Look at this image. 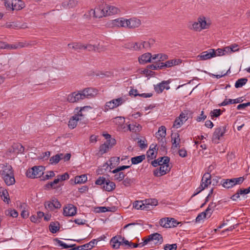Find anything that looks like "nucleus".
<instances>
[{
	"instance_id": "obj_1",
	"label": "nucleus",
	"mask_w": 250,
	"mask_h": 250,
	"mask_svg": "<svg viewBox=\"0 0 250 250\" xmlns=\"http://www.w3.org/2000/svg\"><path fill=\"white\" fill-rule=\"evenodd\" d=\"M98 91L92 87H87L83 89L76 91L69 94L67 101L70 103H78L85 99H90L97 95Z\"/></svg>"
},
{
	"instance_id": "obj_2",
	"label": "nucleus",
	"mask_w": 250,
	"mask_h": 250,
	"mask_svg": "<svg viewBox=\"0 0 250 250\" xmlns=\"http://www.w3.org/2000/svg\"><path fill=\"white\" fill-rule=\"evenodd\" d=\"M0 168V174L5 184L8 186L14 185L15 183V179L12 166L6 163L2 165Z\"/></svg>"
},
{
	"instance_id": "obj_3",
	"label": "nucleus",
	"mask_w": 250,
	"mask_h": 250,
	"mask_svg": "<svg viewBox=\"0 0 250 250\" xmlns=\"http://www.w3.org/2000/svg\"><path fill=\"white\" fill-rule=\"evenodd\" d=\"M86 108H91L90 106H86L83 107H81L80 110L78 112L77 114L73 116L69 120L68 122V126L69 128L73 129L75 128L77 125V123L78 121H83L85 122L87 121V119L85 120V115L82 113V111L85 110Z\"/></svg>"
},
{
	"instance_id": "obj_4",
	"label": "nucleus",
	"mask_w": 250,
	"mask_h": 250,
	"mask_svg": "<svg viewBox=\"0 0 250 250\" xmlns=\"http://www.w3.org/2000/svg\"><path fill=\"white\" fill-rule=\"evenodd\" d=\"M4 5L7 9L18 11L25 7V3L21 0H4Z\"/></svg>"
},
{
	"instance_id": "obj_5",
	"label": "nucleus",
	"mask_w": 250,
	"mask_h": 250,
	"mask_svg": "<svg viewBox=\"0 0 250 250\" xmlns=\"http://www.w3.org/2000/svg\"><path fill=\"white\" fill-rule=\"evenodd\" d=\"M244 181L243 177L231 179H223L221 181V185L226 188H230L236 185L241 184Z\"/></svg>"
},
{
	"instance_id": "obj_6",
	"label": "nucleus",
	"mask_w": 250,
	"mask_h": 250,
	"mask_svg": "<svg viewBox=\"0 0 250 250\" xmlns=\"http://www.w3.org/2000/svg\"><path fill=\"white\" fill-rule=\"evenodd\" d=\"M44 170V167L43 166H34L27 170L26 175L27 177L30 178L40 177L43 174Z\"/></svg>"
},
{
	"instance_id": "obj_7",
	"label": "nucleus",
	"mask_w": 250,
	"mask_h": 250,
	"mask_svg": "<svg viewBox=\"0 0 250 250\" xmlns=\"http://www.w3.org/2000/svg\"><path fill=\"white\" fill-rule=\"evenodd\" d=\"M189 112L190 111L188 110H185L182 112L179 116L175 119L173 127L176 128L181 127L188 120Z\"/></svg>"
},
{
	"instance_id": "obj_8",
	"label": "nucleus",
	"mask_w": 250,
	"mask_h": 250,
	"mask_svg": "<svg viewBox=\"0 0 250 250\" xmlns=\"http://www.w3.org/2000/svg\"><path fill=\"white\" fill-rule=\"evenodd\" d=\"M89 15H93L95 18H102L104 17L108 16L107 11H106L105 7H103L102 6L96 7L95 9H91L89 11Z\"/></svg>"
},
{
	"instance_id": "obj_9",
	"label": "nucleus",
	"mask_w": 250,
	"mask_h": 250,
	"mask_svg": "<svg viewBox=\"0 0 250 250\" xmlns=\"http://www.w3.org/2000/svg\"><path fill=\"white\" fill-rule=\"evenodd\" d=\"M123 103L122 98L113 99L109 102H106L104 109V111L106 112L109 109H112L121 105Z\"/></svg>"
},
{
	"instance_id": "obj_10",
	"label": "nucleus",
	"mask_w": 250,
	"mask_h": 250,
	"mask_svg": "<svg viewBox=\"0 0 250 250\" xmlns=\"http://www.w3.org/2000/svg\"><path fill=\"white\" fill-rule=\"evenodd\" d=\"M171 167L169 166L161 164L159 167L155 169L153 171V174L155 176L160 177L166 174L170 171Z\"/></svg>"
},
{
	"instance_id": "obj_11",
	"label": "nucleus",
	"mask_w": 250,
	"mask_h": 250,
	"mask_svg": "<svg viewBox=\"0 0 250 250\" xmlns=\"http://www.w3.org/2000/svg\"><path fill=\"white\" fill-rule=\"evenodd\" d=\"M126 19L123 18L116 19L110 21L108 26L111 28L125 27L126 28Z\"/></svg>"
},
{
	"instance_id": "obj_12",
	"label": "nucleus",
	"mask_w": 250,
	"mask_h": 250,
	"mask_svg": "<svg viewBox=\"0 0 250 250\" xmlns=\"http://www.w3.org/2000/svg\"><path fill=\"white\" fill-rule=\"evenodd\" d=\"M214 57H215V50L210 49L203 52L200 55L197 56V58L199 60H206Z\"/></svg>"
},
{
	"instance_id": "obj_13",
	"label": "nucleus",
	"mask_w": 250,
	"mask_h": 250,
	"mask_svg": "<svg viewBox=\"0 0 250 250\" xmlns=\"http://www.w3.org/2000/svg\"><path fill=\"white\" fill-rule=\"evenodd\" d=\"M126 28L133 29L138 27L141 24L139 19L135 18L126 19Z\"/></svg>"
},
{
	"instance_id": "obj_14",
	"label": "nucleus",
	"mask_w": 250,
	"mask_h": 250,
	"mask_svg": "<svg viewBox=\"0 0 250 250\" xmlns=\"http://www.w3.org/2000/svg\"><path fill=\"white\" fill-rule=\"evenodd\" d=\"M77 211V208L72 204H68L63 208V214L66 216H73Z\"/></svg>"
},
{
	"instance_id": "obj_15",
	"label": "nucleus",
	"mask_w": 250,
	"mask_h": 250,
	"mask_svg": "<svg viewBox=\"0 0 250 250\" xmlns=\"http://www.w3.org/2000/svg\"><path fill=\"white\" fill-rule=\"evenodd\" d=\"M170 83V81H163L161 83L154 86L155 91L158 93H161L163 91L164 89L168 90L170 87L167 85Z\"/></svg>"
},
{
	"instance_id": "obj_16",
	"label": "nucleus",
	"mask_w": 250,
	"mask_h": 250,
	"mask_svg": "<svg viewBox=\"0 0 250 250\" xmlns=\"http://www.w3.org/2000/svg\"><path fill=\"white\" fill-rule=\"evenodd\" d=\"M226 132V126L219 127L216 128L213 134V140L218 141L221 137L224 136ZM218 143V142H217Z\"/></svg>"
},
{
	"instance_id": "obj_17",
	"label": "nucleus",
	"mask_w": 250,
	"mask_h": 250,
	"mask_svg": "<svg viewBox=\"0 0 250 250\" xmlns=\"http://www.w3.org/2000/svg\"><path fill=\"white\" fill-rule=\"evenodd\" d=\"M141 50L142 49L147 50L153 46L155 43V41L153 39H149L147 41H140Z\"/></svg>"
},
{
	"instance_id": "obj_18",
	"label": "nucleus",
	"mask_w": 250,
	"mask_h": 250,
	"mask_svg": "<svg viewBox=\"0 0 250 250\" xmlns=\"http://www.w3.org/2000/svg\"><path fill=\"white\" fill-rule=\"evenodd\" d=\"M140 42H127L125 44V47L130 50L133 51H141V45Z\"/></svg>"
},
{
	"instance_id": "obj_19",
	"label": "nucleus",
	"mask_w": 250,
	"mask_h": 250,
	"mask_svg": "<svg viewBox=\"0 0 250 250\" xmlns=\"http://www.w3.org/2000/svg\"><path fill=\"white\" fill-rule=\"evenodd\" d=\"M151 57L152 55L150 53H146L139 57L138 61L140 64H144L148 62H150L151 61Z\"/></svg>"
},
{
	"instance_id": "obj_20",
	"label": "nucleus",
	"mask_w": 250,
	"mask_h": 250,
	"mask_svg": "<svg viewBox=\"0 0 250 250\" xmlns=\"http://www.w3.org/2000/svg\"><path fill=\"white\" fill-rule=\"evenodd\" d=\"M53 242L55 246L61 247L62 249L73 248L76 246V244L67 245L62 241L59 240L58 238L53 239Z\"/></svg>"
},
{
	"instance_id": "obj_21",
	"label": "nucleus",
	"mask_w": 250,
	"mask_h": 250,
	"mask_svg": "<svg viewBox=\"0 0 250 250\" xmlns=\"http://www.w3.org/2000/svg\"><path fill=\"white\" fill-rule=\"evenodd\" d=\"M150 236L152 242L154 241V244L155 245H160L163 242V236L158 233H154L150 234Z\"/></svg>"
},
{
	"instance_id": "obj_22",
	"label": "nucleus",
	"mask_w": 250,
	"mask_h": 250,
	"mask_svg": "<svg viewBox=\"0 0 250 250\" xmlns=\"http://www.w3.org/2000/svg\"><path fill=\"white\" fill-rule=\"evenodd\" d=\"M211 184V175L209 173H205L202 178L201 184L205 188Z\"/></svg>"
},
{
	"instance_id": "obj_23",
	"label": "nucleus",
	"mask_w": 250,
	"mask_h": 250,
	"mask_svg": "<svg viewBox=\"0 0 250 250\" xmlns=\"http://www.w3.org/2000/svg\"><path fill=\"white\" fill-rule=\"evenodd\" d=\"M24 151V147L20 143L14 144L12 146V148L10 150V152L17 154L23 153Z\"/></svg>"
},
{
	"instance_id": "obj_24",
	"label": "nucleus",
	"mask_w": 250,
	"mask_h": 250,
	"mask_svg": "<svg viewBox=\"0 0 250 250\" xmlns=\"http://www.w3.org/2000/svg\"><path fill=\"white\" fill-rule=\"evenodd\" d=\"M171 142L172 144V146L176 148H180V135L178 133L172 134L171 135Z\"/></svg>"
},
{
	"instance_id": "obj_25",
	"label": "nucleus",
	"mask_w": 250,
	"mask_h": 250,
	"mask_svg": "<svg viewBox=\"0 0 250 250\" xmlns=\"http://www.w3.org/2000/svg\"><path fill=\"white\" fill-rule=\"evenodd\" d=\"M115 184L113 182L110 181L109 179H106L105 185L102 187V188L105 191H111L115 189Z\"/></svg>"
},
{
	"instance_id": "obj_26",
	"label": "nucleus",
	"mask_w": 250,
	"mask_h": 250,
	"mask_svg": "<svg viewBox=\"0 0 250 250\" xmlns=\"http://www.w3.org/2000/svg\"><path fill=\"white\" fill-rule=\"evenodd\" d=\"M182 61L181 59H172L166 61L165 62V67L169 68L181 64Z\"/></svg>"
},
{
	"instance_id": "obj_27",
	"label": "nucleus",
	"mask_w": 250,
	"mask_h": 250,
	"mask_svg": "<svg viewBox=\"0 0 250 250\" xmlns=\"http://www.w3.org/2000/svg\"><path fill=\"white\" fill-rule=\"evenodd\" d=\"M0 194L1 199L4 202L9 204L10 201V198L9 197V193L7 190L4 188L0 187Z\"/></svg>"
},
{
	"instance_id": "obj_28",
	"label": "nucleus",
	"mask_w": 250,
	"mask_h": 250,
	"mask_svg": "<svg viewBox=\"0 0 250 250\" xmlns=\"http://www.w3.org/2000/svg\"><path fill=\"white\" fill-rule=\"evenodd\" d=\"M112 248L114 249H118L121 245H123V243L120 241L117 236L112 237L110 242Z\"/></svg>"
},
{
	"instance_id": "obj_29",
	"label": "nucleus",
	"mask_w": 250,
	"mask_h": 250,
	"mask_svg": "<svg viewBox=\"0 0 250 250\" xmlns=\"http://www.w3.org/2000/svg\"><path fill=\"white\" fill-rule=\"evenodd\" d=\"M58 222H51L49 226V229L52 233H56L60 228Z\"/></svg>"
},
{
	"instance_id": "obj_30",
	"label": "nucleus",
	"mask_w": 250,
	"mask_h": 250,
	"mask_svg": "<svg viewBox=\"0 0 250 250\" xmlns=\"http://www.w3.org/2000/svg\"><path fill=\"white\" fill-rule=\"evenodd\" d=\"M62 156V153H58L52 156L49 159V163L52 165H56L61 160Z\"/></svg>"
},
{
	"instance_id": "obj_31",
	"label": "nucleus",
	"mask_w": 250,
	"mask_h": 250,
	"mask_svg": "<svg viewBox=\"0 0 250 250\" xmlns=\"http://www.w3.org/2000/svg\"><path fill=\"white\" fill-rule=\"evenodd\" d=\"M105 9L106 11H107L108 16L117 14L119 11V10L117 7L112 5H106L105 6Z\"/></svg>"
},
{
	"instance_id": "obj_32",
	"label": "nucleus",
	"mask_w": 250,
	"mask_h": 250,
	"mask_svg": "<svg viewBox=\"0 0 250 250\" xmlns=\"http://www.w3.org/2000/svg\"><path fill=\"white\" fill-rule=\"evenodd\" d=\"M145 158L146 156L144 154L132 157L131 159V163L132 165H137L143 161Z\"/></svg>"
},
{
	"instance_id": "obj_33",
	"label": "nucleus",
	"mask_w": 250,
	"mask_h": 250,
	"mask_svg": "<svg viewBox=\"0 0 250 250\" xmlns=\"http://www.w3.org/2000/svg\"><path fill=\"white\" fill-rule=\"evenodd\" d=\"M168 220L167 228L176 227L178 225L182 224L181 222H178L173 218H167Z\"/></svg>"
},
{
	"instance_id": "obj_34",
	"label": "nucleus",
	"mask_w": 250,
	"mask_h": 250,
	"mask_svg": "<svg viewBox=\"0 0 250 250\" xmlns=\"http://www.w3.org/2000/svg\"><path fill=\"white\" fill-rule=\"evenodd\" d=\"M87 179V176L85 174H82L80 176H77L75 177V184H82L86 182Z\"/></svg>"
},
{
	"instance_id": "obj_35",
	"label": "nucleus",
	"mask_w": 250,
	"mask_h": 250,
	"mask_svg": "<svg viewBox=\"0 0 250 250\" xmlns=\"http://www.w3.org/2000/svg\"><path fill=\"white\" fill-rule=\"evenodd\" d=\"M143 201H136L133 204V207L137 209L145 210L146 208V205H144Z\"/></svg>"
},
{
	"instance_id": "obj_36",
	"label": "nucleus",
	"mask_w": 250,
	"mask_h": 250,
	"mask_svg": "<svg viewBox=\"0 0 250 250\" xmlns=\"http://www.w3.org/2000/svg\"><path fill=\"white\" fill-rule=\"evenodd\" d=\"M248 82V79L246 78L238 79L235 83V87L237 88L242 87Z\"/></svg>"
},
{
	"instance_id": "obj_37",
	"label": "nucleus",
	"mask_w": 250,
	"mask_h": 250,
	"mask_svg": "<svg viewBox=\"0 0 250 250\" xmlns=\"http://www.w3.org/2000/svg\"><path fill=\"white\" fill-rule=\"evenodd\" d=\"M128 128L130 131L136 132L141 130L142 126L139 124H130L128 125Z\"/></svg>"
},
{
	"instance_id": "obj_38",
	"label": "nucleus",
	"mask_w": 250,
	"mask_h": 250,
	"mask_svg": "<svg viewBox=\"0 0 250 250\" xmlns=\"http://www.w3.org/2000/svg\"><path fill=\"white\" fill-rule=\"evenodd\" d=\"M5 214L6 216H9L13 218L18 217L19 214L15 209H8L5 210Z\"/></svg>"
},
{
	"instance_id": "obj_39",
	"label": "nucleus",
	"mask_w": 250,
	"mask_h": 250,
	"mask_svg": "<svg viewBox=\"0 0 250 250\" xmlns=\"http://www.w3.org/2000/svg\"><path fill=\"white\" fill-rule=\"evenodd\" d=\"M198 21L199 23V24L201 27V29H206L208 28V25L207 23V21H206V18L204 17H199L198 19Z\"/></svg>"
},
{
	"instance_id": "obj_40",
	"label": "nucleus",
	"mask_w": 250,
	"mask_h": 250,
	"mask_svg": "<svg viewBox=\"0 0 250 250\" xmlns=\"http://www.w3.org/2000/svg\"><path fill=\"white\" fill-rule=\"evenodd\" d=\"M110 148L108 145L104 142L103 144L101 145L99 147V152L101 155L107 152L109 148Z\"/></svg>"
},
{
	"instance_id": "obj_41",
	"label": "nucleus",
	"mask_w": 250,
	"mask_h": 250,
	"mask_svg": "<svg viewBox=\"0 0 250 250\" xmlns=\"http://www.w3.org/2000/svg\"><path fill=\"white\" fill-rule=\"evenodd\" d=\"M68 46L70 48H72V49L78 50L81 49L82 48L83 49L84 45L80 42H75L73 43H69L68 44Z\"/></svg>"
},
{
	"instance_id": "obj_42",
	"label": "nucleus",
	"mask_w": 250,
	"mask_h": 250,
	"mask_svg": "<svg viewBox=\"0 0 250 250\" xmlns=\"http://www.w3.org/2000/svg\"><path fill=\"white\" fill-rule=\"evenodd\" d=\"M100 46L99 44L98 45H92V44H87L86 45H84L83 49H87L89 51H99L100 48L99 46Z\"/></svg>"
},
{
	"instance_id": "obj_43",
	"label": "nucleus",
	"mask_w": 250,
	"mask_h": 250,
	"mask_svg": "<svg viewBox=\"0 0 250 250\" xmlns=\"http://www.w3.org/2000/svg\"><path fill=\"white\" fill-rule=\"evenodd\" d=\"M166 127L165 126L162 125L159 128L156 134L162 138H165L166 135Z\"/></svg>"
},
{
	"instance_id": "obj_44",
	"label": "nucleus",
	"mask_w": 250,
	"mask_h": 250,
	"mask_svg": "<svg viewBox=\"0 0 250 250\" xmlns=\"http://www.w3.org/2000/svg\"><path fill=\"white\" fill-rule=\"evenodd\" d=\"M210 116L212 119H213L214 117L217 118L220 116L221 114V110L220 109H216L210 112Z\"/></svg>"
},
{
	"instance_id": "obj_45",
	"label": "nucleus",
	"mask_w": 250,
	"mask_h": 250,
	"mask_svg": "<svg viewBox=\"0 0 250 250\" xmlns=\"http://www.w3.org/2000/svg\"><path fill=\"white\" fill-rule=\"evenodd\" d=\"M110 165L111 166L114 165L113 167H115L116 165H118L120 163V157H111L109 161Z\"/></svg>"
},
{
	"instance_id": "obj_46",
	"label": "nucleus",
	"mask_w": 250,
	"mask_h": 250,
	"mask_svg": "<svg viewBox=\"0 0 250 250\" xmlns=\"http://www.w3.org/2000/svg\"><path fill=\"white\" fill-rule=\"evenodd\" d=\"M125 177V174L123 172H120L118 173L115 174L114 175V179L116 181H118L119 182L122 181L124 180Z\"/></svg>"
},
{
	"instance_id": "obj_47",
	"label": "nucleus",
	"mask_w": 250,
	"mask_h": 250,
	"mask_svg": "<svg viewBox=\"0 0 250 250\" xmlns=\"http://www.w3.org/2000/svg\"><path fill=\"white\" fill-rule=\"evenodd\" d=\"M45 208L50 210H53L54 209V206L53 204V199L50 201H46L44 203Z\"/></svg>"
},
{
	"instance_id": "obj_48",
	"label": "nucleus",
	"mask_w": 250,
	"mask_h": 250,
	"mask_svg": "<svg viewBox=\"0 0 250 250\" xmlns=\"http://www.w3.org/2000/svg\"><path fill=\"white\" fill-rule=\"evenodd\" d=\"M105 178L103 176H100L96 180L95 184L103 187L104 185H105Z\"/></svg>"
},
{
	"instance_id": "obj_49",
	"label": "nucleus",
	"mask_w": 250,
	"mask_h": 250,
	"mask_svg": "<svg viewBox=\"0 0 250 250\" xmlns=\"http://www.w3.org/2000/svg\"><path fill=\"white\" fill-rule=\"evenodd\" d=\"M142 73L145 75L146 77L153 76L155 74L154 72L149 69L147 67L142 71Z\"/></svg>"
},
{
	"instance_id": "obj_50",
	"label": "nucleus",
	"mask_w": 250,
	"mask_h": 250,
	"mask_svg": "<svg viewBox=\"0 0 250 250\" xmlns=\"http://www.w3.org/2000/svg\"><path fill=\"white\" fill-rule=\"evenodd\" d=\"M159 223L161 227L167 228V224L168 223L167 218H163L161 219L159 221Z\"/></svg>"
},
{
	"instance_id": "obj_51",
	"label": "nucleus",
	"mask_w": 250,
	"mask_h": 250,
	"mask_svg": "<svg viewBox=\"0 0 250 250\" xmlns=\"http://www.w3.org/2000/svg\"><path fill=\"white\" fill-rule=\"evenodd\" d=\"M177 248V244H166L164 246L165 250H176Z\"/></svg>"
},
{
	"instance_id": "obj_52",
	"label": "nucleus",
	"mask_w": 250,
	"mask_h": 250,
	"mask_svg": "<svg viewBox=\"0 0 250 250\" xmlns=\"http://www.w3.org/2000/svg\"><path fill=\"white\" fill-rule=\"evenodd\" d=\"M78 4V1L76 0H69L66 3L67 7L72 8L76 7Z\"/></svg>"
},
{
	"instance_id": "obj_53",
	"label": "nucleus",
	"mask_w": 250,
	"mask_h": 250,
	"mask_svg": "<svg viewBox=\"0 0 250 250\" xmlns=\"http://www.w3.org/2000/svg\"><path fill=\"white\" fill-rule=\"evenodd\" d=\"M57 177H58L60 181L61 182L68 179L69 178V175L68 173L65 172L62 175H58Z\"/></svg>"
},
{
	"instance_id": "obj_54",
	"label": "nucleus",
	"mask_w": 250,
	"mask_h": 250,
	"mask_svg": "<svg viewBox=\"0 0 250 250\" xmlns=\"http://www.w3.org/2000/svg\"><path fill=\"white\" fill-rule=\"evenodd\" d=\"M132 183V180L129 177L124 178V180H123V184L125 187H129L131 185Z\"/></svg>"
},
{
	"instance_id": "obj_55",
	"label": "nucleus",
	"mask_w": 250,
	"mask_h": 250,
	"mask_svg": "<svg viewBox=\"0 0 250 250\" xmlns=\"http://www.w3.org/2000/svg\"><path fill=\"white\" fill-rule=\"evenodd\" d=\"M105 143L108 145V146L111 148L113 147L116 143V141L114 138H111V137L106 141Z\"/></svg>"
},
{
	"instance_id": "obj_56",
	"label": "nucleus",
	"mask_w": 250,
	"mask_h": 250,
	"mask_svg": "<svg viewBox=\"0 0 250 250\" xmlns=\"http://www.w3.org/2000/svg\"><path fill=\"white\" fill-rule=\"evenodd\" d=\"M113 122L116 124L122 125L125 122V118L122 117H117L114 119Z\"/></svg>"
},
{
	"instance_id": "obj_57",
	"label": "nucleus",
	"mask_w": 250,
	"mask_h": 250,
	"mask_svg": "<svg viewBox=\"0 0 250 250\" xmlns=\"http://www.w3.org/2000/svg\"><path fill=\"white\" fill-rule=\"evenodd\" d=\"M138 143L140 147L142 149L145 148L147 147V143L146 139L140 140L138 141Z\"/></svg>"
},
{
	"instance_id": "obj_58",
	"label": "nucleus",
	"mask_w": 250,
	"mask_h": 250,
	"mask_svg": "<svg viewBox=\"0 0 250 250\" xmlns=\"http://www.w3.org/2000/svg\"><path fill=\"white\" fill-rule=\"evenodd\" d=\"M55 175V174L53 171H49L45 176H43V177L44 180H48L50 178L54 177Z\"/></svg>"
},
{
	"instance_id": "obj_59",
	"label": "nucleus",
	"mask_w": 250,
	"mask_h": 250,
	"mask_svg": "<svg viewBox=\"0 0 250 250\" xmlns=\"http://www.w3.org/2000/svg\"><path fill=\"white\" fill-rule=\"evenodd\" d=\"M233 104L232 100L229 99H225L224 101L221 103V104H219V106H226L229 104Z\"/></svg>"
},
{
	"instance_id": "obj_60",
	"label": "nucleus",
	"mask_w": 250,
	"mask_h": 250,
	"mask_svg": "<svg viewBox=\"0 0 250 250\" xmlns=\"http://www.w3.org/2000/svg\"><path fill=\"white\" fill-rule=\"evenodd\" d=\"M204 189H205V188H204V187L201 184H200L199 187H198V188H197L196 189L193 194L192 195L191 197H193L196 196V195H197L198 194L200 193Z\"/></svg>"
},
{
	"instance_id": "obj_61",
	"label": "nucleus",
	"mask_w": 250,
	"mask_h": 250,
	"mask_svg": "<svg viewBox=\"0 0 250 250\" xmlns=\"http://www.w3.org/2000/svg\"><path fill=\"white\" fill-rule=\"evenodd\" d=\"M191 29H192L194 30L198 31V30H201L202 29H201L200 25L199 24V23L198 22H194L192 24V27Z\"/></svg>"
},
{
	"instance_id": "obj_62",
	"label": "nucleus",
	"mask_w": 250,
	"mask_h": 250,
	"mask_svg": "<svg viewBox=\"0 0 250 250\" xmlns=\"http://www.w3.org/2000/svg\"><path fill=\"white\" fill-rule=\"evenodd\" d=\"M207 118V116L204 115V112L203 111H202L201 113L199 116H198L196 119V120L200 122L202 121L205 120Z\"/></svg>"
},
{
	"instance_id": "obj_63",
	"label": "nucleus",
	"mask_w": 250,
	"mask_h": 250,
	"mask_svg": "<svg viewBox=\"0 0 250 250\" xmlns=\"http://www.w3.org/2000/svg\"><path fill=\"white\" fill-rule=\"evenodd\" d=\"M178 153L179 156L182 157H186L187 156V152L184 148L180 149Z\"/></svg>"
},
{
	"instance_id": "obj_64",
	"label": "nucleus",
	"mask_w": 250,
	"mask_h": 250,
	"mask_svg": "<svg viewBox=\"0 0 250 250\" xmlns=\"http://www.w3.org/2000/svg\"><path fill=\"white\" fill-rule=\"evenodd\" d=\"M229 46L230 47V48L231 49V53L238 51L239 50L238 44L236 43L232 44Z\"/></svg>"
}]
</instances>
